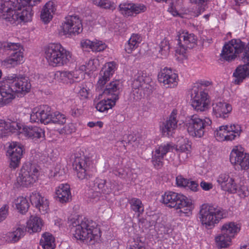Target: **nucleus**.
<instances>
[{"instance_id": "ea45409f", "label": "nucleus", "mask_w": 249, "mask_h": 249, "mask_svg": "<svg viewBox=\"0 0 249 249\" xmlns=\"http://www.w3.org/2000/svg\"><path fill=\"white\" fill-rule=\"evenodd\" d=\"M231 239H232L222 232L221 234L215 237L216 245L219 249L225 248L228 247L231 242Z\"/></svg>"}, {"instance_id": "b1692460", "label": "nucleus", "mask_w": 249, "mask_h": 249, "mask_svg": "<svg viewBox=\"0 0 249 249\" xmlns=\"http://www.w3.org/2000/svg\"><path fill=\"white\" fill-rule=\"evenodd\" d=\"M30 201L42 214L47 213L49 210V201L46 197L42 196L37 192H33L30 196Z\"/></svg>"}, {"instance_id": "e2e57ef3", "label": "nucleus", "mask_w": 249, "mask_h": 249, "mask_svg": "<svg viewBox=\"0 0 249 249\" xmlns=\"http://www.w3.org/2000/svg\"><path fill=\"white\" fill-rule=\"evenodd\" d=\"M192 3L200 4L207 1L208 0H190Z\"/></svg>"}, {"instance_id": "5fc2aeb1", "label": "nucleus", "mask_w": 249, "mask_h": 249, "mask_svg": "<svg viewBox=\"0 0 249 249\" xmlns=\"http://www.w3.org/2000/svg\"><path fill=\"white\" fill-rule=\"evenodd\" d=\"M9 206L5 204L0 208V223L5 220L8 213Z\"/></svg>"}, {"instance_id": "bb28decb", "label": "nucleus", "mask_w": 249, "mask_h": 249, "mask_svg": "<svg viewBox=\"0 0 249 249\" xmlns=\"http://www.w3.org/2000/svg\"><path fill=\"white\" fill-rule=\"evenodd\" d=\"M80 71L77 69H75L72 71H57L54 73H52V74L54 78L58 81L65 82L67 80H70L74 81L80 78H82L83 74Z\"/></svg>"}, {"instance_id": "680f3d73", "label": "nucleus", "mask_w": 249, "mask_h": 249, "mask_svg": "<svg viewBox=\"0 0 249 249\" xmlns=\"http://www.w3.org/2000/svg\"><path fill=\"white\" fill-rule=\"evenodd\" d=\"M87 65L86 64L85 65H81L78 70L79 71H81L82 72V73L83 74V72L84 71H88V69L87 68Z\"/></svg>"}, {"instance_id": "423d86ee", "label": "nucleus", "mask_w": 249, "mask_h": 249, "mask_svg": "<svg viewBox=\"0 0 249 249\" xmlns=\"http://www.w3.org/2000/svg\"><path fill=\"white\" fill-rule=\"evenodd\" d=\"M160 202L167 207L180 210L181 213L189 216L194 208L192 201L181 193L173 191L165 192L161 197Z\"/></svg>"}, {"instance_id": "72a5a7b5", "label": "nucleus", "mask_w": 249, "mask_h": 249, "mask_svg": "<svg viewBox=\"0 0 249 249\" xmlns=\"http://www.w3.org/2000/svg\"><path fill=\"white\" fill-rule=\"evenodd\" d=\"M240 230V227L232 222L226 223L221 228V232L231 239L233 238Z\"/></svg>"}, {"instance_id": "412c9836", "label": "nucleus", "mask_w": 249, "mask_h": 249, "mask_svg": "<svg viewBox=\"0 0 249 249\" xmlns=\"http://www.w3.org/2000/svg\"><path fill=\"white\" fill-rule=\"evenodd\" d=\"M90 162L89 158L84 157H76L72 165L79 179H83L87 178Z\"/></svg>"}, {"instance_id": "39448f33", "label": "nucleus", "mask_w": 249, "mask_h": 249, "mask_svg": "<svg viewBox=\"0 0 249 249\" xmlns=\"http://www.w3.org/2000/svg\"><path fill=\"white\" fill-rule=\"evenodd\" d=\"M216 182L222 191L229 194H238L241 197L249 195L248 188L239 181L236 173H221L217 177Z\"/></svg>"}, {"instance_id": "09e8293b", "label": "nucleus", "mask_w": 249, "mask_h": 249, "mask_svg": "<svg viewBox=\"0 0 249 249\" xmlns=\"http://www.w3.org/2000/svg\"><path fill=\"white\" fill-rule=\"evenodd\" d=\"M58 131L60 134L66 135H70L76 131L75 125L73 123H69Z\"/></svg>"}, {"instance_id": "ddd939ff", "label": "nucleus", "mask_w": 249, "mask_h": 249, "mask_svg": "<svg viewBox=\"0 0 249 249\" xmlns=\"http://www.w3.org/2000/svg\"><path fill=\"white\" fill-rule=\"evenodd\" d=\"M38 170L35 164L26 163L20 170L17 180L18 183L22 186L30 187L37 179Z\"/></svg>"}, {"instance_id": "f8f14e48", "label": "nucleus", "mask_w": 249, "mask_h": 249, "mask_svg": "<svg viewBox=\"0 0 249 249\" xmlns=\"http://www.w3.org/2000/svg\"><path fill=\"white\" fill-rule=\"evenodd\" d=\"M211 124L212 121L208 118H201L197 115H193L187 122L186 126L187 132L190 136L201 138Z\"/></svg>"}, {"instance_id": "69168bd1", "label": "nucleus", "mask_w": 249, "mask_h": 249, "mask_svg": "<svg viewBox=\"0 0 249 249\" xmlns=\"http://www.w3.org/2000/svg\"><path fill=\"white\" fill-rule=\"evenodd\" d=\"M88 126L89 127H93L95 126V122H89L88 124Z\"/></svg>"}, {"instance_id": "2f4dec72", "label": "nucleus", "mask_w": 249, "mask_h": 249, "mask_svg": "<svg viewBox=\"0 0 249 249\" xmlns=\"http://www.w3.org/2000/svg\"><path fill=\"white\" fill-rule=\"evenodd\" d=\"M26 231V229L24 226L19 227L13 231L7 233L4 238L5 241L8 243H14L24 236Z\"/></svg>"}, {"instance_id": "7ed1b4c3", "label": "nucleus", "mask_w": 249, "mask_h": 249, "mask_svg": "<svg viewBox=\"0 0 249 249\" xmlns=\"http://www.w3.org/2000/svg\"><path fill=\"white\" fill-rule=\"evenodd\" d=\"M31 87L27 78L16 74L8 75L0 82V105L11 102L17 92H28Z\"/></svg>"}, {"instance_id": "052dcab7", "label": "nucleus", "mask_w": 249, "mask_h": 249, "mask_svg": "<svg viewBox=\"0 0 249 249\" xmlns=\"http://www.w3.org/2000/svg\"><path fill=\"white\" fill-rule=\"evenodd\" d=\"M93 41L89 39H84L81 42V46L84 49H92Z\"/></svg>"}, {"instance_id": "13d9d810", "label": "nucleus", "mask_w": 249, "mask_h": 249, "mask_svg": "<svg viewBox=\"0 0 249 249\" xmlns=\"http://www.w3.org/2000/svg\"><path fill=\"white\" fill-rule=\"evenodd\" d=\"M78 94L82 99H86L88 97L89 90L84 85H82L80 87Z\"/></svg>"}, {"instance_id": "473e14b6", "label": "nucleus", "mask_w": 249, "mask_h": 249, "mask_svg": "<svg viewBox=\"0 0 249 249\" xmlns=\"http://www.w3.org/2000/svg\"><path fill=\"white\" fill-rule=\"evenodd\" d=\"M227 128V125H222L214 131V137L218 141H231L234 140V136L230 134Z\"/></svg>"}, {"instance_id": "f257e3e1", "label": "nucleus", "mask_w": 249, "mask_h": 249, "mask_svg": "<svg viewBox=\"0 0 249 249\" xmlns=\"http://www.w3.org/2000/svg\"><path fill=\"white\" fill-rule=\"evenodd\" d=\"M244 50L243 60L245 64L238 66L233 73L234 82L236 84H240L249 76V42L246 46L245 43L240 39H232L224 45L220 54L222 59L231 62L234 60Z\"/></svg>"}, {"instance_id": "de8ad7c7", "label": "nucleus", "mask_w": 249, "mask_h": 249, "mask_svg": "<svg viewBox=\"0 0 249 249\" xmlns=\"http://www.w3.org/2000/svg\"><path fill=\"white\" fill-rule=\"evenodd\" d=\"M159 52L161 55L166 57L169 53L170 47L167 40L163 39L162 40L159 47Z\"/></svg>"}, {"instance_id": "9b49d317", "label": "nucleus", "mask_w": 249, "mask_h": 249, "mask_svg": "<svg viewBox=\"0 0 249 249\" xmlns=\"http://www.w3.org/2000/svg\"><path fill=\"white\" fill-rule=\"evenodd\" d=\"M151 79L143 74H139L132 83V94L134 100L138 101L149 96L152 92Z\"/></svg>"}, {"instance_id": "c03bdc74", "label": "nucleus", "mask_w": 249, "mask_h": 249, "mask_svg": "<svg viewBox=\"0 0 249 249\" xmlns=\"http://www.w3.org/2000/svg\"><path fill=\"white\" fill-rule=\"evenodd\" d=\"M129 203L130 205L131 209L135 213H137L139 215L143 212L144 207L140 199L132 198L129 200Z\"/></svg>"}, {"instance_id": "4468645a", "label": "nucleus", "mask_w": 249, "mask_h": 249, "mask_svg": "<svg viewBox=\"0 0 249 249\" xmlns=\"http://www.w3.org/2000/svg\"><path fill=\"white\" fill-rule=\"evenodd\" d=\"M178 36L176 52L179 54H184L187 49H192L196 44L197 37L194 34L183 31L179 32Z\"/></svg>"}, {"instance_id": "c756f323", "label": "nucleus", "mask_w": 249, "mask_h": 249, "mask_svg": "<svg viewBox=\"0 0 249 249\" xmlns=\"http://www.w3.org/2000/svg\"><path fill=\"white\" fill-rule=\"evenodd\" d=\"M56 10V4L54 2L50 1L47 2L41 11V19L45 23L49 22L52 19Z\"/></svg>"}, {"instance_id": "7c9ffc66", "label": "nucleus", "mask_w": 249, "mask_h": 249, "mask_svg": "<svg viewBox=\"0 0 249 249\" xmlns=\"http://www.w3.org/2000/svg\"><path fill=\"white\" fill-rule=\"evenodd\" d=\"M22 131L25 136L35 141L44 136V131L40 127L36 126H24Z\"/></svg>"}, {"instance_id": "79ce46f5", "label": "nucleus", "mask_w": 249, "mask_h": 249, "mask_svg": "<svg viewBox=\"0 0 249 249\" xmlns=\"http://www.w3.org/2000/svg\"><path fill=\"white\" fill-rule=\"evenodd\" d=\"M15 204L17 209L21 213L27 212L29 207L27 199L23 196L18 197L15 199Z\"/></svg>"}, {"instance_id": "338daca9", "label": "nucleus", "mask_w": 249, "mask_h": 249, "mask_svg": "<svg viewBox=\"0 0 249 249\" xmlns=\"http://www.w3.org/2000/svg\"><path fill=\"white\" fill-rule=\"evenodd\" d=\"M133 248H134L133 249H145V247L143 246H139L137 245L135 246V245H134Z\"/></svg>"}, {"instance_id": "c85d7f7f", "label": "nucleus", "mask_w": 249, "mask_h": 249, "mask_svg": "<svg viewBox=\"0 0 249 249\" xmlns=\"http://www.w3.org/2000/svg\"><path fill=\"white\" fill-rule=\"evenodd\" d=\"M56 199L62 203L69 202L71 197L70 185L61 184L55 190Z\"/></svg>"}, {"instance_id": "e433bc0d", "label": "nucleus", "mask_w": 249, "mask_h": 249, "mask_svg": "<svg viewBox=\"0 0 249 249\" xmlns=\"http://www.w3.org/2000/svg\"><path fill=\"white\" fill-rule=\"evenodd\" d=\"M40 245L43 249H54L55 247L54 238L51 234L45 233L40 239Z\"/></svg>"}, {"instance_id": "c9c22d12", "label": "nucleus", "mask_w": 249, "mask_h": 249, "mask_svg": "<svg viewBox=\"0 0 249 249\" xmlns=\"http://www.w3.org/2000/svg\"><path fill=\"white\" fill-rule=\"evenodd\" d=\"M27 224L29 231H31L33 232L40 231L43 226L42 220L36 216H31Z\"/></svg>"}, {"instance_id": "393cba45", "label": "nucleus", "mask_w": 249, "mask_h": 249, "mask_svg": "<svg viewBox=\"0 0 249 249\" xmlns=\"http://www.w3.org/2000/svg\"><path fill=\"white\" fill-rule=\"evenodd\" d=\"M232 109L231 105L227 102L219 101L213 104V114L216 118H228Z\"/></svg>"}, {"instance_id": "0eeeda50", "label": "nucleus", "mask_w": 249, "mask_h": 249, "mask_svg": "<svg viewBox=\"0 0 249 249\" xmlns=\"http://www.w3.org/2000/svg\"><path fill=\"white\" fill-rule=\"evenodd\" d=\"M227 216L226 210L208 204H203L200 207L199 218L201 225L209 230Z\"/></svg>"}, {"instance_id": "f03ea898", "label": "nucleus", "mask_w": 249, "mask_h": 249, "mask_svg": "<svg viewBox=\"0 0 249 249\" xmlns=\"http://www.w3.org/2000/svg\"><path fill=\"white\" fill-rule=\"evenodd\" d=\"M17 0V5L11 0H0V17L11 24L28 22L33 15L32 7L40 0Z\"/></svg>"}, {"instance_id": "a19ab883", "label": "nucleus", "mask_w": 249, "mask_h": 249, "mask_svg": "<svg viewBox=\"0 0 249 249\" xmlns=\"http://www.w3.org/2000/svg\"><path fill=\"white\" fill-rule=\"evenodd\" d=\"M115 103L116 102L107 97V100H103L98 103L96 105V108L99 111L103 112L111 108Z\"/></svg>"}, {"instance_id": "8fccbe9b", "label": "nucleus", "mask_w": 249, "mask_h": 249, "mask_svg": "<svg viewBox=\"0 0 249 249\" xmlns=\"http://www.w3.org/2000/svg\"><path fill=\"white\" fill-rule=\"evenodd\" d=\"M227 129L229 130L230 134L234 136V139L236 137H239L242 132L241 127L240 125L233 124L231 125H226Z\"/></svg>"}, {"instance_id": "3c124183", "label": "nucleus", "mask_w": 249, "mask_h": 249, "mask_svg": "<svg viewBox=\"0 0 249 249\" xmlns=\"http://www.w3.org/2000/svg\"><path fill=\"white\" fill-rule=\"evenodd\" d=\"M107 48L106 44L102 41L95 40L93 41L91 50L93 52H101Z\"/></svg>"}, {"instance_id": "603ef678", "label": "nucleus", "mask_w": 249, "mask_h": 249, "mask_svg": "<svg viewBox=\"0 0 249 249\" xmlns=\"http://www.w3.org/2000/svg\"><path fill=\"white\" fill-rule=\"evenodd\" d=\"M133 16L140 13H143L146 11L147 8L145 5L142 3H134L133 6Z\"/></svg>"}, {"instance_id": "5701e85b", "label": "nucleus", "mask_w": 249, "mask_h": 249, "mask_svg": "<svg viewBox=\"0 0 249 249\" xmlns=\"http://www.w3.org/2000/svg\"><path fill=\"white\" fill-rule=\"evenodd\" d=\"M95 192L93 193L91 197L99 199L102 194L107 195L112 192V185L110 182H107L105 179L97 178L94 180Z\"/></svg>"}, {"instance_id": "2eb2a0df", "label": "nucleus", "mask_w": 249, "mask_h": 249, "mask_svg": "<svg viewBox=\"0 0 249 249\" xmlns=\"http://www.w3.org/2000/svg\"><path fill=\"white\" fill-rule=\"evenodd\" d=\"M230 160L235 169L246 170L249 168V154L244 152L241 146H236L232 149Z\"/></svg>"}, {"instance_id": "9d476101", "label": "nucleus", "mask_w": 249, "mask_h": 249, "mask_svg": "<svg viewBox=\"0 0 249 249\" xmlns=\"http://www.w3.org/2000/svg\"><path fill=\"white\" fill-rule=\"evenodd\" d=\"M5 51H12L5 59L1 60L2 66L5 68H15L24 62L23 48L19 43L6 42L3 44Z\"/></svg>"}, {"instance_id": "864d4df0", "label": "nucleus", "mask_w": 249, "mask_h": 249, "mask_svg": "<svg viewBox=\"0 0 249 249\" xmlns=\"http://www.w3.org/2000/svg\"><path fill=\"white\" fill-rule=\"evenodd\" d=\"M176 184L178 187L186 188L189 179L183 178L182 176L179 175L176 177Z\"/></svg>"}, {"instance_id": "37998d69", "label": "nucleus", "mask_w": 249, "mask_h": 249, "mask_svg": "<svg viewBox=\"0 0 249 249\" xmlns=\"http://www.w3.org/2000/svg\"><path fill=\"white\" fill-rule=\"evenodd\" d=\"M133 3L123 2L119 6V11L125 17L133 16Z\"/></svg>"}, {"instance_id": "cd10ccee", "label": "nucleus", "mask_w": 249, "mask_h": 249, "mask_svg": "<svg viewBox=\"0 0 249 249\" xmlns=\"http://www.w3.org/2000/svg\"><path fill=\"white\" fill-rule=\"evenodd\" d=\"M122 86V83L119 80L113 81L107 85L104 93L107 95L108 98L116 102L119 99Z\"/></svg>"}, {"instance_id": "a211bd4d", "label": "nucleus", "mask_w": 249, "mask_h": 249, "mask_svg": "<svg viewBox=\"0 0 249 249\" xmlns=\"http://www.w3.org/2000/svg\"><path fill=\"white\" fill-rule=\"evenodd\" d=\"M62 29L65 35L79 34L83 30L81 21L77 16H68L62 23Z\"/></svg>"}, {"instance_id": "aec40b11", "label": "nucleus", "mask_w": 249, "mask_h": 249, "mask_svg": "<svg viewBox=\"0 0 249 249\" xmlns=\"http://www.w3.org/2000/svg\"><path fill=\"white\" fill-rule=\"evenodd\" d=\"M178 76L170 68H164L158 74L159 81L166 88H174L178 84Z\"/></svg>"}, {"instance_id": "774afa93", "label": "nucleus", "mask_w": 249, "mask_h": 249, "mask_svg": "<svg viewBox=\"0 0 249 249\" xmlns=\"http://www.w3.org/2000/svg\"><path fill=\"white\" fill-rule=\"evenodd\" d=\"M3 124H5V121L3 120L0 119V127H2Z\"/></svg>"}, {"instance_id": "dca6fc26", "label": "nucleus", "mask_w": 249, "mask_h": 249, "mask_svg": "<svg viewBox=\"0 0 249 249\" xmlns=\"http://www.w3.org/2000/svg\"><path fill=\"white\" fill-rule=\"evenodd\" d=\"M174 148L172 143H162L155 148L152 152V163L156 169H160L163 166V160L167 153L171 152Z\"/></svg>"}, {"instance_id": "6e6552de", "label": "nucleus", "mask_w": 249, "mask_h": 249, "mask_svg": "<svg viewBox=\"0 0 249 249\" xmlns=\"http://www.w3.org/2000/svg\"><path fill=\"white\" fill-rule=\"evenodd\" d=\"M209 81L200 80L195 83L191 91L192 106L197 111H204L208 108L210 100L205 88L212 85Z\"/></svg>"}, {"instance_id": "a18cd8bd", "label": "nucleus", "mask_w": 249, "mask_h": 249, "mask_svg": "<svg viewBox=\"0 0 249 249\" xmlns=\"http://www.w3.org/2000/svg\"><path fill=\"white\" fill-rule=\"evenodd\" d=\"M93 2L101 8L111 10L115 9L114 3L109 0H93Z\"/></svg>"}, {"instance_id": "bf43d9fd", "label": "nucleus", "mask_w": 249, "mask_h": 249, "mask_svg": "<svg viewBox=\"0 0 249 249\" xmlns=\"http://www.w3.org/2000/svg\"><path fill=\"white\" fill-rule=\"evenodd\" d=\"M186 187H188L193 192H196L198 190V184L195 181L189 180Z\"/></svg>"}, {"instance_id": "f3484780", "label": "nucleus", "mask_w": 249, "mask_h": 249, "mask_svg": "<svg viewBox=\"0 0 249 249\" xmlns=\"http://www.w3.org/2000/svg\"><path fill=\"white\" fill-rule=\"evenodd\" d=\"M53 113L48 105H42L33 109L30 115V120L32 123H41L45 124L51 123Z\"/></svg>"}, {"instance_id": "4be33fe9", "label": "nucleus", "mask_w": 249, "mask_h": 249, "mask_svg": "<svg viewBox=\"0 0 249 249\" xmlns=\"http://www.w3.org/2000/svg\"><path fill=\"white\" fill-rule=\"evenodd\" d=\"M177 115V110L173 109L166 121L162 124L161 131L163 135L169 137L175 133L178 122Z\"/></svg>"}, {"instance_id": "4c0bfd02", "label": "nucleus", "mask_w": 249, "mask_h": 249, "mask_svg": "<svg viewBox=\"0 0 249 249\" xmlns=\"http://www.w3.org/2000/svg\"><path fill=\"white\" fill-rule=\"evenodd\" d=\"M24 126L21 123L17 122H6L5 124H3L2 127H3L6 130L12 133L17 132L18 133H22V128Z\"/></svg>"}, {"instance_id": "6ab92c4d", "label": "nucleus", "mask_w": 249, "mask_h": 249, "mask_svg": "<svg viewBox=\"0 0 249 249\" xmlns=\"http://www.w3.org/2000/svg\"><path fill=\"white\" fill-rule=\"evenodd\" d=\"M23 146L17 142H11L7 150V156L10 160V166L16 168L18 166L23 155Z\"/></svg>"}, {"instance_id": "6e6d98bb", "label": "nucleus", "mask_w": 249, "mask_h": 249, "mask_svg": "<svg viewBox=\"0 0 249 249\" xmlns=\"http://www.w3.org/2000/svg\"><path fill=\"white\" fill-rule=\"evenodd\" d=\"M98 62L97 59H90L86 65L89 71H94L97 68Z\"/></svg>"}, {"instance_id": "58836bf2", "label": "nucleus", "mask_w": 249, "mask_h": 249, "mask_svg": "<svg viewBox=\"0 0 249 249\" xmlns=\"http://www.w3.org/2000/svg\"><path fill=\"white\" fill-rule=\"evenodd\" d=\"M191 149L190 142L187 140H183L182 143L176 147V150L179 152V157H181L184 160L188 158V154L190 153Z\"/></svg>"}, {"instance_id": "1a4fd4ad", "label": "nucleus", "mask_w": 249, "mask_h": 249, "mask_svg": "<svg viewBox=\"0 0 249 249\" xmlns=\"http://www.w3.org/2000/svg\"><path fill=\"white\" fill-rule=\"evenodd\" d=\"M45 57L50 65L62 66L69 62L71 54L60 44L52 43L45 48Z\"/></svg>"}, {"instance_id": "49530a36", "label": "nucleus", "mask_w": 249, "mask_h": 249, "mask_svg": "<svg viewBox=\"0 0 249 249\" xmlns=\"http://www.w3.org/2000/svg\"><path fill=\"white\" fill-rule=\"evenodd\" d=\"M65 115L59 112H55L52 113L51 117V123L54 124H63L66 122Z\"/></svg>"}, {"instance_id": "0e129e2a", "label": "nucleus", "mask_w": 249, "mask_h": 249, "mask_svg": "<svg viewBox=\"0 0 249 249\" xmlns=\"http://www.w3.org/2000/svg\"><path fill=\"white\" fill-rule=\"evenodd\" d=\"M95 126H98L100 128H101L103 126V123L101 121H97L95 122Z\"/></svg>"}, {"instance_id": "f704fd0d", "label": "nucleus", "mask_w": 249, "mask_h": 249, "mask_svg": "<svg viewBox=\"0 0 249 249\" xmlns=\"http://www.w3.org/2000/svg\"><path fill=\"white\" fill-rule=\"evenodd\" d=\"M142 40V37L138 34H133L125 45V51L130 53L136 49Z\"/></svg>"}, {"instance_id": "20e7f679", "label": "nucleus", "mask_w": 249, "mask_h": 249, "mask_svg": "<svg viewBox=\"0 0 249 249\" xmlns=\"http://www.w3.org/2000/svg\"><path fill=\"white\" fill-rule=\"evenodd\" d=\"M71 224L75 228L73 235L77 240L93 244L101 236L100 228L92 220L81 217L72 220Z\"/></svg>"}, {"instance_id": "4d7b16f0", "label": "nucleus", "mask_w": 249, "mask_h": 249, "mask_svg": "<svg viewBox=\"0 0 249 249\" xmlns=\"http://www.w3.org/2000/svg\"><path fill=\"white\" fill-rule=\"evenodd\" d=\"M200 186L201 188L205 191H210L213 187V185L212 183L208 182L204 180L201 181Z\"/></svg>"}, {"instance_id": "a878e982", "label": "nucleus", "mask_w": 249, "mask_h": 249, "mask_svg": "<svg viewBox=\"0 0 249 249\" xmlns=\"http://www.w3.org/2000/svg\"><path fill=\"white\" fill-rule=\"evenodd\" d=\"M116 69V64L114 62H110L106 64L100 71V77L97 86L98 89H102L106 83L109 80Z\"/></svg>"}]
</instances>
